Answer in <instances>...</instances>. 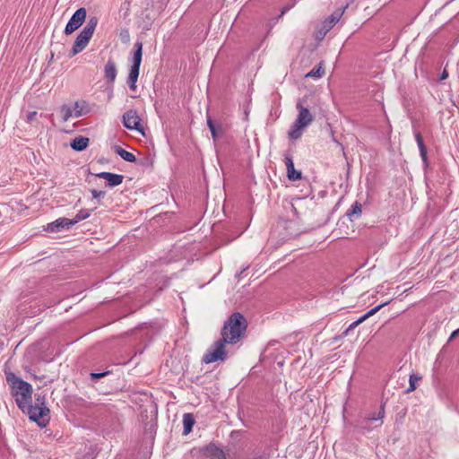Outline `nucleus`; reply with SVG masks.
<instances>
[{
  "instance_id": "8",
  "label": "nucleus",
  "mask_w": 459,
  "mask_h": 459,
  "mask_svg": "<svg viewBox=\"0 0 459 459\" xmlns=\"http://www.w3.org/2000/svg\"><path fill=\"white\" fill-rule=\"evenodd\" d=\"M123 124L127 129L142 131L141 119L134 109H129L123 115Z\"/></svg>"
},
{
  "instance_id": "12",
  "label": "nucleus",
  "mask_w": 459,
  "mask_h": 459,
  "mask_svg": "<svg viewBox=\"0 0 459 459\" xmlns=\"http://www.w3.org/2000/svg\"><path fill=\"white\" fill-rule=\"evenodd\" d=\"M72 108L74 111V117H80L91 112L89 103L82 100L75 101Z\"/></svg>"
},
{
  "instance_id": "23",
  "label": "nucleus",
  "mask_w": 459,
  "mask_h": 459,
  "mask_svg": "<svg viewBox=\"0 0 459 459\" xmlns=\"http://www.w3.org/2000/svg\"><path fill=\"white\" fill-rule=\"evenodd\" d=\"M115 152L119 155L123 160L128 162H134L136 160L135 156L120 146H115Z\"/></svg>"
},
{
  "instance_id": "17",
  "label": "nucleus",
  "mask_w": 459,
  "mask_h": 459,
  "mask_svg": "<svg viewBox=\"0 0 459 459\" xmlns=\"http://www.w3.org/2000/svg\"><path fill=\"white\" fill-rule=\"evenodd\" d=\"M105 77L109 82H113L117 77V66L116 63L112 59H108L105 65Z\"/></svg>"
},
{
  "instance_id": "10",
  "label": "nucleus",
  "mask_w": 459,
  "mask_h": 459,
  "mask_svg": "<svg viewBox=\"0 0 459 459\" xmlns=\"http://www.w3.org/2000/svg\"><path fill=\"white\" fill-rule=\"evenodd\" d=\"M385 417V405H381L380 410L377 413L371 414L368 418H366L360 421V427L368 431L371 430L374 427L370 426V421L379 420V424H382V419Z\"/></svg>"
},
{
  "instance_id": "18",
  "label": "nucleus",
  "mask_w": 459,
  "mask_h": 459,
  "mask_svg": "<svg viewBox=\"0 0 459 459\" xmlns=\"http://www.w3.org/2000/svg\"><path fill=\"white\" fill-rule=\"evenodd\" d=\"M134 53L133 56V65L134 67H139L142 63V56H143V43L141 41H136L134 43Z\"/></svg>"
},
{
  "instance_id": "34",
  "label": "nucleus",
  "mask_w": 459,
  "mask_h": 459,
  "mask_svg": "<svg viewBox=\"0 0 459 459\" xmlns=\"http://www.w3.org/2000/svg\"><path fill=\"white\" fill-rule=\"evenodd\" d=\"M458 335H459V328H458V329H456V330H455V331L451 333V335H450V338H449V339H450V340H452V339H454V338L457 337Z\"/></svg>"
},
{
  "instance_id": "6",
  "label": "nucleus",
  "mask_w": 459,
  "mask_h": 459,
  "mask_svg": "<svg viewBox=\"0 0 459 459\" xmlns=\"http://www.w3.org/2000/svg\"><path fill=\"white\" fill-rule=\"evenodd\" d=\"M227 341H223V338L216 341L205 352L203 357V362L210 364L218 360L224 361L227 359V351L225 349Z\"/></svg>"
},
{
  "instance_id": "31",
  "label": "nucleus",
  "mask_w": 459,
  "mask_h": 459,
  "mask_svg": "<svg viewBox=\"0 0 459 459\" xmlns=\"http://www.w3.org/2000/svg\"><path fill=\"white\" fill-rule=\"evenodd\" d=\"M91 194L94 198H100V197H103L106 193L104 191H100V190L99 191L96 189H92Z\"/></svg>"
},
{
  "instance_id": "24",
  "label": "nucleus",
  "mask_w": 459,
  "mask_h": 459,
  "mask_svg": "<svg viewBox=\"0 0 459 459\" xmlns=\"http://www.w3.org/2000/svg\"><path fill=\"white\" fill-rule=\"evenodd\" d=\"M74 111L69 105H63L60 108V116L63 122L68 121L71 117H74Z\"/></svg>"
},
{
  "instance_id": "7",
  "label": "nucleus",
  "mask_w": 459,
  "mask_h": 459,
  "mask_svg": "<svg viewBox=\"0 0 459 459\" xmlns=\"http://www.w3.org/2000/svg\"><path fill=\"white\" fill-rule=\"evenodd\" d=\"M86 9L83 7H81L78 10H76L67 22L65 29V33L66 35H70L77 29H79L84 22L86 19Z\"/></svg>"
},
{
  "instance_id": "9",
  "label": "nucleus",
  "mask_w": 459,
  "mask_h": 459,
  "mask_svg": "<svg viewBox=\"0 0 459 459\" xmlns=\"http://www.w3.org/2000/svg\"><path fill=\"white\" fill-rule=\"evenodd\" d=\"M73 225L71 219L59 218L55 221L48 223L46 230L48 232H60L63 229H69Z\"/></svg>"
},
{
  "instance_id": "5",
  "label": "nucleus",
  "mask_w": 459,
  "mask_h": 459,
  "mask_svg": "<svg viewBox=\"0 0 459 459\" xmlns=\"http://www.w3.org/2000/svg\"><path fill=\"white\" fill-rule=\"evenodd\" d=\"M98 23V20L96 17L91 18L82 30L79 33L74 46L70 51V56H74L82 51L85 47L88 45L90 39H91L94 30L96 29Z\"/></svg>"
},
{
  "instance_id": "15",
  "label": "nucleus",
  "mask_w": 459,
  "mask_h": 459,
  "mask_svg": "<svg viewBox=\"0 0 459 459\" xmlns=\"http://www.w3.org/2000/svg\"><path fill=\"white\" fill-rule=\"evenodd\" d=\"M389 303V301H386V302H384L377 307H375L374 308L370 309L368 312H367L365 315H363L361 317H359L358 320H356L355 322H353L348 328V330L350 329H352L354 327H356L357 325H359L360 323H362L363 321H365L367 318H368L369 316L375 315L377 311H379L383 307H385V305H387Z\"/></svg>"
},
{
  "instance_id": "28",
  "label": "nucleus",
  "mask_w": 459,
  "mask_h": 459,
  "mask_svg": "<svg viewBox=\"0 0 459 459\" xmlns=\"http://www.w3.org/2000/svg\"><path fill=\"white\" fill-rule=\"evenodd\" d=\"M325 71L322 69L321 66H318L316 68H313L307 76L308 77H314V78H320L324 74Z\"/></svg>"
},
{
  "instance_id": "29",
  "label": "nucleus",
  "mask_w": 459,
  "mask_h": 459,
  "mask_svg": "<svg viewBox=\"0 0 459 459\" xmlns=\"http://www.w3.org/2000/svg\"><path fill=\"white\" fill-rule=\"evenodd\" d=\"M420 379V377H417L415 376H411L410 377V386H409L407 392H411V391L415 390L416 389V382Z\"/></svg>"
},
{
  "instance_id": "4",
  "label": "nucleus",
  "mask_w": 459,
  "mask_h": 459,
  "mask_svg": "<svg viewBox=\"0 0 459 459\" xmlns=\"http://www.w3.org/2000/svg\"><path fill=\"white\" fill-rule=\"evenodd\" d=\"M296 108L299 110V114L288 133L291 140L299 139L303 134L304 128L308 126L314 119L309 110L305 108L300 101L297 103Z\"/></svg>"
},
{
  "instance_id": "11",
  "label": "nucleus",
  "mask_w": 459,
  "mask_h": 459,
  "mask_svg": "<svg viewBox=\"0 0 459 459\" xmlns=\"http://www.w3.org/2000/svg\"><path fill=\"white\" fill-rule=\"evenodd\" d=\"M97 177L107 180L109 186H116L123 182L124 177L119 174H113L110 172H100L97 174Z\"/></svg>"
},
{
  "instance_id": "20",
  "label": "nucleus",
  "mask_w": 459,
  "mask_h": 459,
  "mask_svg": "<svg viewBox=\"0 0 459 459\" xmlns=\"http://www.w3.org/2000/svg\"><path fill=\"white\" fill-rule=\"evenodd\" d=\"M139 71H140L139 67L131 66V69H130V72L128 74V78H127V83L129 85V88L132 91H134L136 88L135 83H136L138 76H139Z\"/></svg>"
},
{
  "instance_id": "16",
  "label": "nucleus",
  "mask_w": 459,
  "mask_h": 459,
  "mask_svg": "<svg viewBox=\"0 0 459 459\" xmlns=\"http://www.w3.org/2000/svg\"><path fill=\"white\" fill-rule=\"evenodd\" d=\"M89 142L90 140L88 137L80 135L71 142L70 146L77 152H82L87 148Z\"/></svg>"
},
{
  "instance_id": "2",
  "label": "nucleus",
  "mask_w": 459,
  "mask_h": 459,
  "mask_svg": "<svg viewBox=\"0 0 459 459\" xmlns=\"http://www.w3.org/2000/svg\"><path fill=\"white\" fill-rule=\"evenodd\" d=\"M6 379L12 386V394L15 396L18 407L25 411L26 403L31 398V385L17 377L14 374H9Z\"/></svg>"
},
{
  "instance_id": "14",
  "label": "nucleus",
  "mask_w": 459,
  "mask_h": 459,
  "mask_svg": "<svg viewBox=\"0 0 459 459\" xmlns=\"http://www.w3.org/2000/svg\"><path fill=\"white\" fill-rule=\"evenodd\" d=\"M342 14V12L340 10L335 11L333 13H332L329 18L325 21L323 30L324 33L323 36H325L326 33L333 28V26L340 20L341 16Z\"/></svg>"
},
{
  "instance_id": "13",
  "label": "nucleus",
  "mask_w": 459,
  "mask_h": 459,
  "mask_svg": "<svg viewBox=\"0 0 459 459\" xmlns=\"http://www.w3.org/2000/svg\"><path fill=\"white\" fill-rule=\"evenodd\" d=\"M285 165L287 168V176L290 180H298L301 178V171L295 169L293 160L290 156H285Z\"/></svg>"
},
{
  "instance_id": "35",
  "label": "nucleus",
  "mask_w": 459,
  "mask_h": 459,
  "mask_svg": "<svg viewBox=\"0 0 459 459\" xmlns=\"http://www.w3.org/2000/svg\"><path fill=\"white\" fill-rule=\"evenodd\" d=\"M290 7H291V6H289V5L284 6V7L282 8V10H281V14H280V17H281V16H282V15H283L287 11H289V10L290 9Z\"/></svg>"
},
{
  "instance_id": "21",
  "label": "nucleus",
  "mask_w": 459,
  "mask_h": 459,
  "mask_svg": "<svg viewBox=\"0 0 459 459\" xmlns=\"http://www.w3.org/2000/svg\"><path fill=\"white\" fill-rule=\"evenodd\" d=\"M195 424L194 416L191 413H185L183 415V434L187 435L192 431L193 426Z\"/></svg>"
},
{
  "instance_id": "19",
  "label": "nucleus",
  "mask_w": 459,
  "mask_h": 459,
  "mask_svg": "<svg viewBox=\"0 0 459 459\" xmlns=\"http://www.w3.org/2000/svg\"><path fill=\"white\" fill-rule=\"evenodd\" d=\"M207 454L212 459H226L223 450L215 445H210L207 446Z\"/></svg>"
},
{
  "instance_id": "22",
  "label": "nucleus",
  "mask_w": 459,
  "mask_h": 459,
  "mask_svg": "<svg viewBox=\"0 0 459 459\" xmlns=\"http://www.w3.org/2000/svg\"><path fill=\"white\" fill-rule=\"evenodd\" d=\"M362 212V205L359 202H355L351 209H349L346 212V215L349 217L351 221H353L354 218H359Z\"/></svg>"
},
{
  "instance_id": "36",
  "label": "nucleus",
  "mask_w": 459,
  "mask_h": 459,
  "mask_svg": "<svg viewBox=\"0 0 459 459\" xmlns=\"http://www.w3.org/2000/svg\"><path fill=\"white\" fill-rule=\"evenodd\" d=\"M324 30L320 31L319 34L316 36L318 39H323L325 36H323Z\"/></svg>"
},
{
  "instance_id": "3",
  "label": "nucleus",
  "mask_w": 459,
  "mask_h": 459,
  "mask_svg": "<svg viewBox=\"0 0 459 459\" xmlns=\"http://www.w3.org/2000/svg\"><path fill=\"white\" fill-rule=\"evenodd\" d=\"M25 411L39 427H46L49 421V409L46 406L45 395L36 394L33 404L27 402Z\"/></svg>"
},
{
  "instance_id": "1",
  "label": "nucleus",
  "mask_w": 459,
  "mask_h": 459,
  "mask_svg": "<svg viewBox=\"0 0 459 459\" xmlns=\"http://www.w3.org/2000/svg\"><path fill=\"white\" fill-rule=\"evenodd\" d=\"M247 327L245 316L238 313H233L224 323L221 329V338L229 344H235L244 336Z\"/></svg>"
},
{
  "instance_id": "25",
  "label": "nucleus",
  "mask_w": 459,
  "mask_h": 459,
  "mask_svg": "<svg viewBox=\"0 0 459 459\" xmlns=\"http://www.w3.org/2000/svg\"><path fill=\"white\" fill-rule=\"evenodd\" d=\"M415 139L418 144V147L420 149V156L423 160V161L426 162L427 160V148L423 143V138L420 132L415 133Z\"/></svg>"
},
{
  "instance_id": "27",
  "label": "nucleus",
  "mask_w": 459,
  "mask_h": 459,
  "mask_svg": "<svg viewBox=\"0 0 459 459\" xmlns=\"http://www.w3.org/2000/svg\"><path fill=\"white\" fill-rule=\"evenodd\" d=\"M207 125L211 131L212 136L213 140L215 141L217 139V135H218L217 134L218 127L214 125L211 117H207Z\"/></svg>"
},
{
  "instance_id": "26",
  "label": "nucleus",
  "mask_w": 459,
  "mask_h": 459,
  "mask_svg": "<svg viewBox=\"0 0 459 459\" xmlns=\"http://www.w3.org/2000/svg\"><path fill=\"white\" fill-rule=\"evenodd\" d=\"M91 215V211L90 210H86V209H83V210H81L75 216L74 219H71L72 222H73V225L76 224L77 222L81 221H83L87 218H89Z\"/></svg>"
},
{
  "instance_id": "33",
  "label": "nucleus",
  "mask_w": 459,
  "mask_h": 459,
  "mask_svg": "<svg viewBox=\"0 0 459 459\" xmlns=\"http://www.w3.org/2000/svg\"><path fill=\"white\" fill-rule=\"evenodd\" d=\"M448 77V72L446 69H444L443 72L440 74L439 81H444Z\"/></svg>"
},
{
  "instance_id": "30",
  "label": "nucleus",
  "mask_w": 459,
  "mask_h": 459,
  "mask_svg": "<svg viewBox=\"0 0 459 459\" xmlns=\"http://www.w3.org/2000/svg\"><path fill=\"white\" fill-rule=\"evenodd\" d=\"M38 117V112L37 111H31V112H29L27 115H26V122L29 123V124H32L36 118Z\"/></svg>"
},
{
  "instance_id": "32",
  "label": "nucleus",
  "mask_w": 459,
  "mask_h": 459,
  "mask_svg": "<svg viewBox=\"0 0 459 459\" xmlns=\"http://www.w3.org/2000/svg\"><path fill=\"white\" fill-rule=\"evenodd\" d=\"M108 374V372H102V373H92L91 374V378L92 379H100L102 377L106 376Z\"/></svg>"
}]
</instances>
